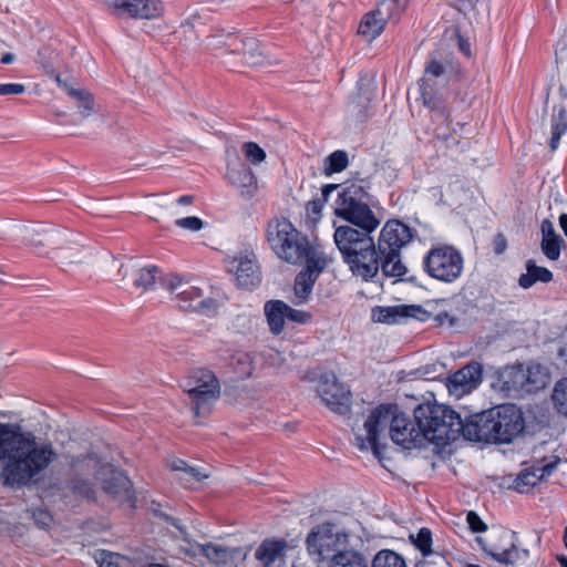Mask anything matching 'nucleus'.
Masks as SVG:
<instances>
[{"label": "nucleus", "instance_id": "nucleus-1", "mask_svg": "<svg viewBox=\"0 0 567 567\" xmlns=\"http://www.w3.org/2000/svg\"><path fill=\"white\" fill-rule=\"evenodd\" d=\"M368 194L361 185L342 187L334 204V214L357 226H339L333 239L351 274L363 281H373L379 275L378 252H401L412 238L411 229L399 220H389L381 229L378 244L372 233L380 220L367 203Z\"/></svg>", "mask_w": 567, "mask_h": 567}, {"label": "nucleus", "instance_id": "nucleus-2", "mask_svg": "<svg viewBox=\"0 0 567 567\" xmlns=\"http://www.w3.org/2000/svg\"><path fill=\"white\" fill-rule=\"evenodd\" d=\"M56 458L52 442L16 424H0V481L6 487L20 489L38 482Z\"/></svg>", "mask_w": 567, "mask_h": 567}, {"label": "nucleus", "instance_id": "nucleus-3", "mask_svg": "<svg viewBox=\"0 0 567 567\" xmlns=\"http://www.w3.org/2000/svg\"><path fill=\"white\" fill-rule=\"evenodd\" d=\"M69 466L68 488L76 496L92 498L94 496L92 478H94L115 501L131 508L134 507L135 497L131 481L124 473L114 470L111 465L101 464L92 455L72 457Z\"/></svg>", "mask_w": 567, "mask_h": 567}, {"label": "nucleus", "instance_id": "nucleus-4", "mask_svg": "<svg viewBox=\"0 0 567 567\" xmlns=\"http://www.w3.org/2000/svg\"><path fill=\"white\" fill-rule=\"evenodd\" d=\"M523 412L503 404L465 420V439L474 442L509 443L524 430Z\"/></svg>", "mask_w": 567, "mask_h": 567}, {"label": "nucleus", "instance_id": "nucleus-5", "mask_svg": "<svg viewBox=\"0 0 567 567\" xmlns=\"http://www.w3.org/2000/svg\"><path fill=\"white\" fill-rule=\"evenodd\" d=\"M414 420L422 429L424 439L437 445H445L465 439V421L450 406L426 402L414 410Z\"/></svg>", "mask_w": 567, "mask_h": 567}, {"label": "nucleus", "instance_id": "nucleus-6", "mask_svg": "<svg viewBox=\"0 0 567 567\" xmlns=\"http://www.w3.org/2000/svg\"><path fill=\"white\" fill-rule=\"evenodd\" d=\"M266 237L275 255L287 264L300 265L309 261L311 257L323 256L286 218L271 219L267 226Z\"/></svg>", "mask_w": 567, "mask_h": 567}, {"label": "nucleus", "instance_id": "nucleus-7", "mask_svg": "<svg viewBox=\"0 0 567 567\" xmlns=\"http://www.w3.org/2000/svg\"><path fill=\"white\" fill-rule=\"evenodd\" d=\"M161 284L174 296L176 306L183 311L210 317L216 315L219 309L220 303L216 298L205 296L199 287L183 280L177 275L165 276Z\"/></svg>", "mask_w": 567, "mask_h": 567}, {"label": "nucleus", "instance_id": "nucleus-8", "mask_svg": "<svg viewBox=\"0 0 567 567\" xmlns=\"http://www.w3.org/2000/svg\"><path fill=\"white\" fill-rule=\"evenodd\" d=\"M183 389L187 404L196 417L206 416L220 395V383L209 370L200 369L189 374Z\"/></svg>", "mask_w": 567, "mask_h": 567}, {"label": "nucleus", "instance_id": "nucleus-9", "mask_svg": "<svg viewBox=\"0 0 567 567\" xmlns=\"http://www.w3.org/2000/svg\"><path fill=\"white\" fill-rule=\"evenodd\" d=\"M423 267L431 278L451 284L461 277L464 260L462 254L453 246L437 245L427 251Z\"/></svg>", "mask_w": 567, "mask_h": 567}, {"label": "nucleus", "instance_id": "nucleus-10", "mask_svg": "<svg viewBox=\"0 0 567 567\" xmlns=\"http://www.w3.org/2000/svg\"><path fill=\"white\" fill-rule=\"evenodd\" d=\"M447 83L446 66L443 62L431 59L427 61L422 79L419 82L423 104L431 111L449 116L445 109L443 89Z\"/></svg>", "mask_w": 567, "mask_h": 567}, {"label": "nucleus", "instance_id": "nucleus-11", "mask_svg": "<svg viewBox=\"0 0 567 567\" xmlns=\"http://www.w3.org/2000/svg\"><path fill=\"white\" fill-rule=\"evenodd\" d=\"M396 412V405L381 404L375 408L363 424L364 435L357 434V445L360 450L372 449L373 454L380 457V440L385 431L390 432Z\"/></svg>", "mask_w": 567, "mask_h": 567}, {"label": "nucleus", "instance_id": "nucleus-12", "mask_svg": "<svg viewBox=\"0 0 567 567\" xmlns=\"http://www.w3.org/2000/svg\"><path fill=\"white\" fill-rule=\"evenodd\" d=\"M349 535L346 533H332L326 527L313 529L307 537V549L317 561L330 559V564L340 553H347Z\"/></svg>", "mask_w": 567, "mask_h": 567}, {"label": "nucleus", "instance_id": "nucleus-13", "mask_svg": "<svg viewBox=\"0 0 567 567\" xmlns=\"http://www.w3.org/2000/svg\"><path fill=\"white\" fill-rule=\"evenodd\" d=\"M104 6L116 18L156 20L165 13L162 0H104Z\"/></svg>", "mask_w": 567, "mask_h": 567}, {"label": "nucleus", "instance_id": "nucleus-14", "mask_svg": "<svg viewBox=\"0 0 567 567\" xmlns=\"http://www.w3.org/2000/svg\"><path fill=\"white\" fill-rule=\"evenodd\" d=\"M316 392L331 411L340 414L348 412L350 390L340 383L334 374H321L317 382Z\"/></svg>", "mask_w": 567, "mask_h": 567}, {"label": "nucleus", "instance_id": "nucleus-15", "mask_svg": "<svg viewBox=\"0 0 567 567\" xmlns=\"http://www.w3.org/2000/svg\"><path fill=\"white\" fill-rule=\"evenodd\" d=\"M305 265V268L296 276L293 284L292 302L295 305H303L309 300L315 282L326 267V259L323 256L311 257Z\"/></svg>", "mask_w": 567, "mask_h": 567}, {"label": "nucleus", "instance_id": "nucleus-16", "mask_svg": "<svg viewBox=\"0 0 567 567\" xmlns=\"http://www.w3.org/2000/svg\"><path fill=\"white\" fill-rule=\"evenodd\" d=\"M66 233L56 226L38 224L24 229V240L33 248H48L47 255L60 249Z\"/></svg>", "mask_w": 567, "mask_h": 567}, {"label": "nucleus", "instance_id": "nucleus-17", "mask_svg": "<svg viewBox=\"0 0 567 567\" xmlns=\"http://www.w3.org/2000/svg\"><path fill=\"white\" fill-rule=\"evenodd\" d=\"M234 55L239 56L238 61L231 63L234 66L262 68L278 63V60L265 51L255 38H240Z\"/></svg>", "mask_w": 567, "mask_h": 567}, {"label": "nucleus", "instance_id": "nucleus-18", "mask_svg": "<svg viewBox=\"0 0 567 567\" xmlns=\"http://www.w3.org/2000/svg\"><path fill=\"white\" fill-rule=\"evenodd\" d=\"M389 435L391 440L405 450L421 446L424 435L420 426L415 427L412 422L396 409L393 423H391Z\"/></svg>", "mask_w": 567, "mask_h": 567}, {"label": "nucleus", "instance_id": "nucleus-19", "mask_svg": "<svg viewBox=\"0 0 567 567\" xmlns=\"http://www.w3.org/2000/svg\"><path fill=\"white\" fill-rule=\"evenodd\" d=\"M481 381L482 367L478 363H470L449 377L446 386L451 395L462 398L477 388Z\"/></svg>", "mask_w": 567, "mask_h": 567}, {"label": "nucleus", "instance_id": "nucleus-20", "mask_svg": "<svg viewBox=\"0 0 567 567\" xmlns=\"http://www.w3.org/2000/svg\"><path fill=\"white\" fill-rule=\"evenodd\" d=\"M558 463L559 458L556 456H551L549 461L543 458L535 462V464L529 470H526L525 473L516 477L513 483L514 488L518 493L529 492V489L534 487L540 480L549 476Z\"/></svg>", "mask_w": 567, "mask_h": 567}, {"label": "nucleus", "instance_id": "nucleus-21", "mask_svg": "<svg viewBox=\"0 0 567 567\" xmlns=\"http://www.w3.org/2000/svg\"><path fill=\"white\" fill-rule=\"evenodd\" d=\"M230 270L235 274L240 287L252 288L260 281L259 267L249 256H238L230 261Z\"/></svg>", "mask_w": 567, "mask_h": 567}, {"label": "nucleus", "instance_id": "nucleus-22", "mask_svg": "<svg viewBox=\"0 0 567 567\" xmlns=\"http://www.w3.org/2000/svg\"><path fill=\"white\" fill-rule=\"evenodd\" d=\"M523 364L504 368L498 375L497 389L507 396L525 393Z\"/></svg>", "mask_w": 567, "mask_h": 567}, {"label": "nucleus", "instance_id": "nucleus-23", "mask_svg": "<svg viewBox=\"0 0 567 567\" xmlns=\"http://www.w3.org/2000/svg\"><path fill=\"white\" fill-rule=\"evenodd\" d=\"M157 271L158 269L155 266L136 268L132 265H121L118 275L122 276V280H125L127 276H131L135 288L148 290L155 284Z\"/></svg>", "mask_w": 567, "mask_h": 567}, {"label": "nucleus", "instance_id": "nucleus-24", "mask_svg": "<svg viewBox=\"0 0 567 567\" xmlns=\"http://www.w3.org/2000/svg\"><path fill=\"white\" fill-rule=\"evenodd\" d=\"M239 37L223 29L214 30L205 40V48L216 53L234 54L239 44Z\"/></svg>", "mask_w": 567, "mask_h": 567}, {"label": "nucleus", "instance_id": "nucleus-25", "mask_svg": "<svg viewBox=\"0 0 567 567\" xmlns=\"http://www.w3.org/2000/svg\"><path fill=\"white\" fill-rule=\"evenodd\" d=\"M230 183L236 186L240 195L251 198L257 192V181L251 169L241 165L239 168H229L227 174Z\"/></svg>", "mask_w": 567, "mask_h": 567}, {"label": "nucleus", "instance_id": "nucleus-26", "mask_svg": "<svg viewBox=\"0 0 567 567\" xmlns=\"http://www.w3.org/2000/svg\"><path fill=\"white\" fill-rule=\"evenodd\" d=\"M389 17L384 16L380 8L365 13L359 24L358 33L371 41L379 37L386 24Z\"/></svg>", "mask_w": 567, "mask_h": 567}, {"label": "nucleus", "instance_id": "nucleus-27", "mask_svg": "<svg viewBox=\"0 0 567 567\" xmlns=\"http://www.w3.org/2000/svg\"><path fill=\"white\" fill-rule=\"evenodd\" d=\"M287 543L282 539H265L255 553L265 567H272L277 560H284Z\"/></svg>", "mask_w": 567, "mask_h": 567}, {"label": "nucleus", "instance_id": "nucleus-28", "mask_svg": "<svg viewBox=\"0 0 567 567\" xmlns=\"http://www.w3.org/2000/svg\"><path fill=\"white\" fill-rule=\"evenodd\" d=\"M523 372L525 374V393L544 389L550 381L548 370L539 363H530L526 368L523 367Z\"/></svg>", "mask_w": 567, "mask_h": 567}, {"label": "nucleus", "instance_id": "nucleus-29", "mask_svg": "<svg viewBox=\"0 0 567 567\" xmlns=\"http://www.w3.org/2000/svg\"><path fill=\"white\" fill-rule=\"evenodd\" d=\"M285 309L286 302L281 300H268L264 306V313L272 334L278 336L285 329V321L287 320Z\"/></svg>", "mask_w": 567, "mask_h": 567}, {"label": "nucleus", "instance_id": "nucleus-30", "mask_svg": "<svg viewBox=\"0 0 567 567\" xmlns=\"http://www.w3.org/2000/svg\"><path fill=\"white\" fill-rule=\"evenodd\" d=\"M50 258L55 259L64 267H71L81 264L85 258V252L80 246L70 243L65 236L64 243L60 244V249L54 250Z\"/></svg>", "mask_w": 567, "mask_h": 567}, {"label": "nucleus", "instance_id": "nucleus-31", "mask_svg": "<svg viewBox=\"0 0 567 567\" xmlns=\"http://www.w3.org/2000/svg\"><path fill=\"white\" fill-rule=\"evenodd\" d=\"M379 270L386 277L400 278L405 275L406 267L401 261V252L384 251L378 252Z\"/></svg>", "mask_w": 567, "mask_h": 567}, {"label": "nucleus", "instance_id": "nucleus-32", "mask_svg": "<svg viewBox=\"0 0 567 567\" xmlns=\"http://www.w3.org/2000/svg\"><path fill=\"white\" fill-rule=\"evenodd\" d=\"M553 279V274L545 267L536 266L533 260L526 262V274L519 277L518 284L522 288L528 289L535 282H549Z\"/></svg>", "mask_w": 567, "mask_h": 567}, {"label": "nucleus", "instance_id": "nucleus-33", "mask_svg": "<svg viewBox=\"0 0 567 567\" xmlns=\"http://www.w3.org/2000/svg\"><path fill=\"white\" fill-rule=\"evenodd\" d=\"M567 110L564 105L555 106L551 116V137L549 142L550 151L554 152L558 148L560 137L567 131Z\"/></svg>", "mask_w": 567, "mask_h": 567}, {"label": "nucleus", "instance_id": "nucleus-34", "mask_svg": "<svg viewBox=\"0 0 567 567\" xmlns=\"http://www.w3.org/2000/svg\"><path fill=\"white\" fill-rule=\"evenodd\" d=\"M477 542L481 544L485 553H487L494 560L502 565H514L519 559L520 551L514 544H512L509 548L503 550H489L486 548L482 538H477Z\"/></svg>", "mask_w": 567, "mask_h": 567}, {"label": "nucleus", "instance_id": "nucleus-35", "mask_svg": "<svg viewBox=\"0 0 567 567\" xmlns=\"http://www.w3.org/2000/svg\"><path fill=\"white\" fill-rule=\"evenodd\" d=\"M200 553L213 564L225 565L229 559L227 548L216 544H197Z\"/></svg>", "mask_w": 567, "mask_h": 567}, {"label": "nucleus", "instance_id": "nucleus-36", "mask_svg": "<svg viewBox=\"0 0 567 567\" xmlns=\"http://www.w3.org/2000/svg\"><path fill=\"white\" fill-rule=\"evenodd\" d=\"M329 567H368L364 556L354 549L347 553H340Z\"/></svg>", "mask_w": 567, "mask_h": 567}, {"label": "nucleus", "instance_id": "nucleus-37", "mask_svg": "<svg viewBox=\"0 0 567 567\" xmlns=\"http://www.w3.org/2000/svg\"><path fill=\"white\" fill-rule=\"evenodd\" d=\"M231 365L239 378L245 379L252 374L254 360L247 352H238L231 359Z\"/></svg>", "mask_w": 567, "mask_h": 567}, {"label": "nucleus", "instance_id": "nucleus-38", "mask_svg": "<svg viewBox=\"0 0 567 567\" xmlns=\"http://www.w3.org/2000/svg\"><path fill=\"white\" fill-rule=\"evenodd\" d=\"M372 567H406L404 559L396 553L383 549L379 551L373 560Z\"/></svg>", "mask_w": 567, "mask_h": 567}, {"label": "nucleus", "instance_id": "nucleus-39", "mask_svg": "<svg viewBox=\"0 0 567 567\" xmlns=\"http://www.w3.org/2000/svg\"><path fill=\"white\" fill-rule=\"evenodd\" d=\"M68 94L78 101V107L84 116H89L94 109L92 94L84 89H68Z\"/></svg>", "mask_w": 567, "mask_h": 567}, {"label": "nucleus", "instance_id": "nucleus-40", "mask_svg": "<svg viewBox=\"0 0 567 567\" xmlns=\"http://www.w3.org/2000/svg\"><path fill=\"white\" fill-rule=\"evenodd\" d=\"M326 163L324 172L327 174L342 172L349 163L348 154L344 151H336L327 157Z\"/></svg>", "mask_w": 567, "mask_h": 567}, {"label": "nucleus", "instance_id": "nucleus-41", "mask_svg": "<svg viewBox=\"0 0 567 567\" xmlns=\"http://www.w3.org/2000/svg\"><path fill=\"white\" fill-rule=\"evenodd\" d=\"M553 402L556 409L567 416V378L556 383L553 392Z\"/></svg>", "mask_w": 567, "mask_h": 567}, {"label": "nucleus", "instance_id": "nucleus-42", "mask_svg": "<svg viewBox=\"0 0 567 567\" xmlns=\"http://www.w3.org/2000/svg\"><path fill=\"white\" fill-rule=\"evenodd\" d=\"M410 539L420 549L423 556L432 554V534L429 528H421L416 535H410Z\"/></svg>", "mask_w": 567, "mask_h": 567}, {"label": "nucleus", "instance_id": "nucleus-43", "mask_svg": "<svg viewBox=\"0 0 567 567\" xmlns=\"http://www.w3.org/2000/svg\"><path fill=\"white\" fill-rule=\"evenodd\" d=\"M399 316L402 315L394 307H378L372 310V320L374 322L395 323Z\"/></svg>", "mask_w": 567, "mask_h": 567}, {"label": "nucleus", "instance_id": "nucleus-44", "mask_svg": "<svg viewBox=\"0 0 567 567\" xmlns=\"http://www.w3.org/2000/svg\"><path fill=\"white\" fill-rule=\"evenodd\" d=\"M564 240H548V239H542L540 248L543 254L553 261H556L560 257V251L563 247Z\"/></svg>", "mask_w": 567, "mask_h": 567}, {"label": "nucleus", "instance_id": "nucleus-45", "mask_svg": "<svg viewBox=\"0 0 567 567\" xmlns=\"http://www.w3.org/2000/svg\"><path fill=\"white\" fill-rule=\"evenodd\" d=\"M99 567H131V561L120 554L106 553L102 554Z\"/></svg>", "mask_w": 567, "mask_h": 567}, {"label": "nucleus", "instance_id": "nucleus-46", "mask_svg": "<svg viewBox=\"0 0 567 567\" xmlns=\"http://www.w3.org/2000/svg\"><path fill=\"white\" fill-rule=\"evenodd\" d=\"M244 153L246 157L252 163V164H259L266 158L265 151L259 147L258 144L254 142L245 143L243 146Z\"/></svg>", "mask_w": 567, "mask_h": 567}, {"label": "nucleus", "instance_id": "nucleus-47", "mask_svg": "<svg viewBox=\"0 0 567 567\" xmlns=\"http://www.w3.org/2000/svg\"><path fill=\"white\" fill-rule=\"evenodd\" d=\"M175 225L184 230L197 233L204 228L205 223L196 216H188L176 219Z\"/></svg>", "mask_w": 567, "mask_h": 567}, {"label": "nucleus", "instance_id": "nucleus-48", "mask_svg": "<svg viewBox=\"0 0 567 567\" xmlns=\"http://www.w3.org/2000/svg\"><path fill=\"white\" fill-rule=\"evenodd\" d=\"M168 467L172 471L178 472L181 474L190 473L196 481H202L203 478L207 477V475H204L200 472H198L196 468L188 466L183 460H179V458L172 460L168 463Z\"/></svg>", "mask_w": 567, "mask_h": 567}, {"label": "nucleus", "instance_id": "nucleus-49", "mask_svg": "<svg viewBox=\"0 0 567 567\" xmlns=\"http://www.w3.org/2000/svg\"><path fill=\"white\" fill-rule=\"evenodd\" d=\"M285 313H286L287 320L296 322V323H300V324L309 323L312 319V316L310 312L293 309L290 306H288L287 303H286Z\"/></svg>", "mask_w": 567, "mask_h": 567}, {"label": "nucleus", "instance_id": "nucleus-50", "mask_svg": "<svg viewBox=\"0 0 567 567\" xmlns=\"http://www.w3.org/2000/svg\"><path fill=\"white\" fill-rule=\"evenodd\" d=\"M467 524L472 532L482 533L485 532L487 526L481 519V517L475 512H468L466 517Z\"/></svg>", "mask_w": 567, "mask_h": 567}, {"label": "nucleus", "instance_id": "nucleus-51", "mask_svg": "<svg viewBox=\"0 0 567 567\" xmlns=\"http://www.w3.org/2000/svg\"><path fill=\"white\" fill-rule=\"evenodd\" d=\"M25 92V85L20 83L0 84V95H20Z\"/></svg>", "mask_w": 567, "mask_h": 567}, {"label": "nucleus", "instance_id": "nucleus-52", "mask_svg": "<svg viewBox=\"0 0 567 567\" xmlns=\"http://www.w3.org/2000/svg\"><path fill=\"white\" fill-rule=\"evenodd\" d=\"M34 519L41 527H45L50 525L52 518L49 513L39 511L34 513Z\"/></svg>", "mask_w": 567, "mask_h": 567}, {"label": "nucleus", "instance_id": "nucleus-53", "mask_svg": "<svg viewBox=\"0 0 567 567\" xmlns=\"http://www.w3.org/2000/svg\"><path fill=\"white\" fill-rule=\"evenodd\" d=\"M507 241L504 235L498 234L494 238V249L497 254H503L506 249Z\"/></svg>", "mask_w": 567, "mask_h": 567}, {"label": "nucleus", "instance_id": "nucleus-54", "mask_svg": "<svg viewBox=\"0 0 567 567\" xmlns=\"http://www.w3.org/2000/svg\"><path fill=\"white\" fill-rule=\"evenodd\" d=\"M199 14L196 11L189 12L188 16L182 21V27L194 28L195 23L199 20Z\"/></svg>", "mask_w": 567, "mask_h": 567}, {"label": "nucleus", "instance_id": "nucleus-55", "mask_svg": "<svg viewBox=\"0 0 567 567\" xmlns=\"http://www.w3.org/2000/svg\"><path fill=\"white\" fill-rule=\"evenodd\" d=\"M457 45H458L460 51L464 55H466V56L472 55L470 42L460 34L457 35Z\"/></svg>", "mask_w": 567, "mask_h": 567}, {"label": "nucleus", "instance_id": "nucleus-56", "mask_svg": "<svg viewBox=\"0 0 567 567\" xmlns=\"http://www.w3.org/2000/svg\"><path fill=\"white\" fill-rule=\"evenodd\" d=\"M436 320L439 321L440 324L447 323L449 326H453L454 322H455V319L452 318L449 313H440V315H437Z\"/></svg>", "mask_w": 567, "mask_h": 567}, {"label": "nucleus", "instance_id": "nucleus-57", "mask_svg": "<svg viewBox=\"0 0 567 567\" xmlns=\"http://www.w3.org/2000/svg\"><path fill=\"white\" fill-rule=\"evenodd\" d=\"M555 228H554V225L553 223L549 220V219H544L542 221V225H540V230H542V235H546L550 231H553Z\"/></svg>", "mask_w": 567, "mask_h": 567}, {"label": "nucleus", "instance_id": "nucleus-58", "mask_svg": "<svg viewBox=\"0 0 567 567\" xmlns=\"http://www.w3.org/2000/svg\"><path fill=\"white\" fill-rule=\"evenodd\" d=\"M51 75L53 76V79L55 80V82L65 90V92L68 93V89H73L72 86H70L66 82H64L60 74L54 72L53 70L50 72Z\"/></svg>", "mask_w": 567, "mask_h": 567}, {"label": "nucleus", "instance_id": "nucleus-59", "mask_svg": "<svg viewBox=\"0 0 567 567\" xmlns=\"http://www.w3.org/2000/svg\"><path fill=\"white\" fill-rule=\"evenodd\" d=\"M178 478L185 486H190L193 482H197L190 473H183Z\"/></svg>", "mask_w": 567, "mask_h": 567}, {"label": "nucleus", "instance_id": "nucleus-60", "mask_svg": "<svg viewBox=\"0 0 567 567\" xmlns=\"http://www.w3.org/2000/svg\"><path fill=\"white\" fill-rule=\"evenodd\" d=\"M194 202V196L192 195H184V196H181L176 203L177 205H182V206H186V205H192Z\"/></svg>", "mask_w": 567, "mask_h": 567}, {"label": "nucleus", "instance_id": "nucleus-61", "mask_svg": "<svg viewBox=\"0 0 567 567\" xmlns=\"http://www.w3.org/2000/svg\"><path fill=\"white\" fill-rule=\"evenodd\" d=\"M339 188V185L329 184L322 187V196L324 200H327L328 195L332 192Z\"/></svg>", "mask_w": 567, "mask_h": 567}, {"label": "nucleus", "instance_id": "nucleus-62", "mask_svg": "<svg viewBox=\"0 0 567 567\" xmlns=\"http://www.w3.org/2000/svg\"><path fill=\"white\" fill-rule=\"evenodd\" d=\"M457 3H458V7H460V10H465L467 8H472L473 4L477 1V0H456Z\"/></svg>", "mask_w": 567, "mask_h": 567}, {"label": "nucleus", "instance_id": "nucleus-63", "mask_svg": "<svg viewBox=\"0 0 567 567\" xmlns=\"http://www.w3.org/2000/svg\"><path fill=\"white\" fill-rule=\"evenodd\" d=\"M559 225L564 234L567 236V214H563L559 217Z\"/></svg>", "mask_w": 567, "mask_h": 567}, {"label": "nucleus", "instance_id": "nucleus-64", "mask_svg": "<svg viewBox=\"0 0 567 567\" xmlns=\"http://www.w3.org/2000/svg\"><path fill=\"white\" fill-rule=\"evenodd\" d=\"M14 61V54L12 53H4L2 56H1V63L3 64H10Z\"/></svg>", "mask_w": 567, "mask_h": 567}]
</instances>
